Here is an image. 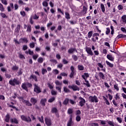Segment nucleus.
<instances>
[{"label":"nucleus","instance_id":"obj_1","mask_svg":"<svg viewBox=\"0 0 126 126\" xmlns=\"http://www.w3.org/2000/svg\"><path fill=\"white\" fill-rule=\"evenodd\" d=\"M21 119L22 121L27 122V123H31V118L29 116L27 117L24 115H21Z\"/></svg>","mask_w":126,"mask_h":126},{"label":"nucleus","instance_id":"obj_2","mask_svg":"<svg viewBox=\"0 0 126 126\" xmlns=\"http://www.w3.org/2000/svg\"><path fill=\"white\" fill-rule=\"evenodd\" d=\"M89 100L91 102L98 103V98L95 95H94V96H90L89 97Z\"/></svg>","mask_w":126,"mask_h":126},{"label":"nucleus","instance_id":"obj_3","mask_svg":"<svg viewBox=\"0 0 126 126\" xmlns=\"http://www.w3.org/2000/svg\"><path fill=\"white\" fill-rule=\"evenodd\" d=\"M9 84L10 85H12L13 86H14L15 84H19V81L17 80L16 79H14L13 80H10L9 82Z\"/></svg>","mask_w":126,"mask_h":126},{"label":"nucleus","instance_id":"obj_4","mask_svg":"<svg viewBox=\"0 0 126 126\" xmlns=\"http://www.w3.org/2000/svg\"><path fill=\"white\" fill-rule=\"evenodd\" d=\"M34 88L33 91L37 94L41 93V91L40 87H39L38 85L36 84H34Z\"/></svg>","mask_w":126,"mask_h":126},{"label":"nucleus","instance_id":"obj_5","mask_svg":"<svg viewBox=\"0 0 126 126\" xmlns=\"http://www.w3.org/2000/svg\"><path fill=\"white\" fill-rule=\"evenodd\" d=\"M45 122L46 126H50L52 125V121L49 118H45Z\"/></svg>","mask_w":126,"mask_h":126},{"label":"nucleus","instance_id":"obj_6","mask_svg":"<svg viewBox=\"0 0 126 126\" xmlns=\"http://www.w3.org/2000/svg\"><path fill=\"white\" fill-rule=\"evenodd\" d=\"M73 122H72V115H70V118L67 123V126H72Z\"/></svg>","mask_w":126,"mask_h":126},{"label":"nucleus","instance_id":"obj_7","mask_svg":"<svg viewBox=\"0 0 126 126\" xmlns=\"http://www.w3.org/2000/svg\"><path fill=\"white\" fill-rule=\"evenodd\" d=\"M68 88H69V89H72L73 91H77L79 89L78 87L74 85L68 86Z\"/></svg>","mask_w":126,"mask_h":126},{"label":"nucleus","instance_id":"obj_8","mask_svg":"<svg viewBox=\"0 0 126 126\" xmlns=\"http://www.w3.org/2000/svg\"><path fill=\"white\" fill-rule=\"evenodd\" d=\"M10 123H12V124H15L16 125H17V124L19 123L18 120L15 118L10 119Z\"/></svg>","mask_w":126,"mask_h":126},{"label":"nucleus","instance_id":"obj_9","mask_svg":"<svg viewBox=\"0 0 126 126\" xmlns=\"http://www.w3.org/2000/svg\"><path fill=\"white\" fill-rule=\"evenodd\" d=\"M70 69H71V73L69 75V77H70V78H72V77H73V75L74 74V67L73 66H71L70 67Z\"/></svg>","mask_w":126,"mask_h":126},{"label":"nucleus","instance_id":"obj_10","mask_svg":"<svg viewBox=\"0 0 126 126\" xmlns=\"http://www.w3.org/2000/svg\"><path fill=\"white\" fill-rule=\"evenodd\" d=\"M47 102V99L46 98H42L40 100V104L43 106V107H45L46 106V102Z\"/></svg>","mask_w":126,"mask_h":126},{"label":"nucleus","instance_id":"obj_11","mask_svg":"<svg viewBox=\"0 0 126 126\" xmlns=\"http://www.w3.org/2000/svg\"><path fill=\"white\" fill-rule=\"evenodd\" d=\"M86 52L89 54V55H90L91 56H93V52H92L91 48H90V47L86 48Z\"/></svg>","mask_w":126,"mask_h":126},{"label":"nucleus","instance_id":"obj_12","mask_svg":"<svg viewBox=\"0 0 126 126\" xmlns=\"http://www.w3.org/2000/svg\"><path fill=\"white\" fill-rule=\"evenodd\" d=\"M82 78L85 80H87V78L89 77V74L88 73H85L82 76Z\"/></svg>","mask_w":126,"mask_h":126},{"label":"nucleus","instance_id":"obj_13","mask_svg":"<svg viewBox=\"0 0 126 126\" xmlns=\"http://www.w3.org/2000/svg\"><path fill=\"white\" fill-rule=\"evenodd\" d=\"M87 13V8L85 6H83V9L82 12L81 13V15H85Z\"/></svg>","mask_w":126,"mask_h":126},{"label":"nucleus","instance_id":"obj_14","mask_svg":"<svg viewBox=\"0 0 126 126\" xmlns=\"http://www.w3.org/2000/svg\"><path fill=\"white\" fill-rule=\"evenodd\" d=\"M85 104V100L82 98H80V105L81 107L82 106H84V105Z\"/></svg>","mask_w":126,"mask_h":126},{"label":"nucleus","instance_id":"obj_15","mask_svg":"<svg viewBox=\"0 0 126 126\" xmlns=\"http://www.w3.org/2000/svg\"><path fill=\"white\" fill-rule=\"evenodd\" d=\"M107 58L108 60H109V61H111V62H114V60H115L114 57H113V56L111 55H107Z\"/></svg>","mask_w":126,"mask_h":126},{"label":"nucleus","instance_id":"obj_16","mask_svg":"<svg viewBox=\"0 0 126 126\" xmlns=\"http://www.w3.org/2000/svg\"><path fill=\"white\" fill-rule=\"evenodd\" d=\"M31 102L33 105H35L37 103V99L34 97H32L31 98Z\"/></svg>","mask_w":126,"mask_h":126},{"label":"nucleus","instance_id":"obj_17","mask_svg":"<svg viewBox=\"0 0 126 126\" xmlns=\"http://www.w3.org/2000/svg\"><path fill=\"white\" fill-rule=\"evenodd\" d=\"M27 85L26 83L23 84L22 85V88H23V89H24L25 90H26V91H28V89Z\"/></svg>","mask_w":126,"mask_h":126},{"label":"nucleus","instance_id":"obj_18","mask_svg":"<svg viewBox=\"0 0 126 126\" xmlns=\"http://www.w3.org/2000/svg\"><path fill=\"white\" fill-rule=\"evenodd\" d=\"M55 84L57 86H62L63 83L58 80L55 81Z\"/></svg>","mask_w":126,"mask_h":126},{"label":"nucleus","instance_id":"obj_19","mask_svg":"<svg viewBox=\"0 0 126 126\" xmlns=\"http://www.w3.org/2000/svg\"><path fill=\"white\" fill-rule=\"evenodd\" d=\"M76 115L77 116L76 120L77 122H79V110H77L76 112Z\"/></svg>","mask_w":126,"mask_h":126},{"label":"nucleus","instance_id":"obj_20","mask_svg":"<svg viewBox=\"0 0 126 126\" xmlns=\"http://www.w3.org/2000/svg\"><path fill=\"white\" fill-rule=\"evenodd\" d=\"M115 98L116 100H120L121 99V94L119 93L116 94Z\"/></svg>","mask_w":126,"mask_h":126},{"label":"nucleus","instance_id":"obj_21","mask_svg":"<svg viewBox=\"0 0 126 126\" xmlns=\"http://www.w3.org/2000/svg\"><path fill=\"white\" fill-rule=\"evenodd\" d=\"M32 30V29L31 28V26L28 25L27 27V32H28V33H30Z\"/></svg>","mask_w":126,"mask_h":126},{"label":"nucleus","instance_id":"obj_22","mask_svg":"<svg viewBox=\"0 0 126 126\" xmlns=\"http://www.w3.org/2000/svg\"><path fill=\"white\" fill-rule=\"evenodd\" d=\"M106 63L107 64V65H109L110 67H113V66H114V64L110 63L107 61H106Z\"/></svg>","mask_w":126,"mask_h":126},{"label":"nucleus","instance_id":"obj_23","mask_svg":"<svg viewBox=\"0 0 126 126\" xmlns=\"http://www.w3.org/2000/svg\"><path fill=\"white\" fill-rule=\"evenodd\" d=\"M74 52H75V49L74 48H70L68 51V53H69V54H72Z\"/></svg>","mask_w":126,"mask_h":126},{"label":"nucleus","instance_id":"obj_24","mask_svg":"<svg viewBox=\"0 0 126 126\" xmlns=\"http://www.w3.org/2000/svg\"><path fill=\"white\" fill-rule=\"evenodd\" d=\"M85 82L84 83V85H86L87 87H90V84L89 83V81H87V80L85 81Z\"/></svg>","mask_w":126,"mask_h":126},{"label":"nucleus","instance_id":"obj_25","mask_svg":"<svg viewBox=\"0 0 126 126\" xmlns=\"http://www.w3.org/2000/svg\"><path fill=\"white\" fill-rule=\"evenodd\" d=\"M100 8L101 9V10L103 12H105V5L103 4V3L100 4Z\"/></svg>","mask_w":126,"mask_h":126},{"label":"nucleus","instance_id":"obj_26","mask_svg":"<svg viewBox=\"0 0 126 126\" xmlns=\"http://www.w3.org/2000/svg\"><path fill=\"white\" fill-rule=\"evenodd\" d=\"M24 104H26L27 106H32V104H31V103H30L29 101L24 100Z\"/></svg>","mask_w":126,"mask_h":126},{"label":"nucleus","instance_id":"obj_27","mask_svg":"<svg viewBox=\"0 0 126 126\" xmlns=\"http://www.w3.org/2000/svg\"><path fill=\"white\" fill-rule=\"evenodd\" d=\"M30 78H31V79H34V80H35V81H37V77H36V76H35L34 75H32L30 76Z\"/></svg>","mask_w":126,"mask_h":126},{"label":"nucleus","instance_id":"obj_28","mask_svg":"<svg viewBox=\"0 0 126 126\" xmlns=\"http://www.w3.org/2000/svg\"><path fill=\"white\" fill-rule=\"evenodd\" d=\"M122 20L124 23H126V15H124L122 17Z\"/></svg>","mask_w":126,"mask_h":126},{"label":"nucleus","instance_id":"obj_29","mask_svg":"<svg viewBox=\"0 0 126 126\" xmlns=\"http://www.w3.org/2000/svg\"><path fill=\"white\" fill-rule=\"evenodd\" d=\"M38 120L40 122V123H42L44 124V118H43V116L41 117V118L37 117Z\"/></svg>","mask_w":126,"mask_h":126},{"label":"nucleus","instance_id":"obj_30","mask_svg":"<svg viewBox=\"0 0 126 126\" xmlns=\"http://www.w3.org/2000/svg\"><path fill=\"white\" fill-rule=\"evenodd\" d=\"M62 88V86H57L56 87V89L59 91L60 93H62V90H61Z\"/></svg>","mask_w":126,"mask_h":126},{"label":"nucleus","instance_id":"obj_31","mask_svg":"<svg viewBox=\"0 0 126 126\" xmlns=\"http://www.w3.org/2000/svg\"><path fill=\"white\" fill-rule=\"evenodd\" d=\"M55 99H56V97H52L48 100V102L49 103H52V102H54Z\"/></svg>","mask_w":126,"mask_h":126},{"label":"nucleus","instance_id":"obj_32","mask_svg":"<svg viewBox=\"0 0 126 126\" xmlns=\"http://www.w3.org/2000/svg\"><path fill=\"white\" fill-rule=\"evenodd\" d=\"M92 35H93V32H89L88 34V38H91V37H92Z\"/></svg>","mask_w":126,"mask_h":126},{"label":"nucleus","instance_id":"obj_33","mask_svg":"<svg viewBox=\"0 0 126 126\" xmlns=\"http://www.w3.org/2000/svg\"><path fill=\"white\" fill-rule=\"evenodd\" d=\"M44 60L43 59V58L42 57H39L38 59H37V62L38 63H43Z\"/></svg>","mask_w":126,"mask_h":126},{"label":"nucleus","instance_id":"obj_34","mask_svg":"<svg viewBox=\"0 0 126 126\" xmlns=\"http://www.w3.org/2000/svg\"><path fill=\"white\" fill-rule=\"evenodd\" d=\"M5 121L7 123H8V122H9V115L8 114V115H6L5 118Z\"/></svg>","mask_w":126,"mask_h":126},{"label":"nucleus","instance_id":"obj_35","mask_svg":"<svg viewBox=\"0 0 126 126\" xmlns=\"http://www.w3.org/2000/svg\"><path fill=\"white\" fill-rule=\"evenodd\" d=\"M42 5L45 7H47V6L48 5V3L47 2V1H44L42 2Z\"/></svg>","mask_w":126,"mask_h":126},{"label":"nucleus","instance_id":"obj_36","mask_svg":"<svg viewBox=\"0 0 126 126\" xmlns=\"http://www.w3.org/2000/svg\"><path fill=\"white\" fill-rule=\"evenodd\" d=\"M63 91L64 92H65V93H67V92H70L69 90H68V89H67V88L64 87L63 88Z\"/></svg>","mask_w":126,"mask_h":126},{"label":"nucleus","instance_id":"obj_37","mask_svg":"<svg viewBox=\"0 0 126 126\" xmlns=\"http://www.w3.org/2000/svg\"><path fill=\"white\" fill-rule=\"evenodd\" d=\"M65 18H66L67 19H70V17L69 16V14L68 13L65 12Z\"/></svg>","mask_w":126,"mask_h":126},{"label":"nucleus","instance_id":"obj_38","mask_svg":"<svg viewBox=\"0 0 126 126\" xmlns=\"http://www.w3.org/2000/svg\"><path fill=\"white\" fill-rule=\"evenodd\" d=\"M108 125L111 126H115V123L113 121H108Z\"/></svg>","mask_w":126,"mask_h":126},{"label":"nucleus","instance_id":"obj_39","mask_svg":"<svg viewBox=\"0 0 126 126\" xmlns=\"http://www.w3.org/2000/svg\"><path fill=\"white\" fill-rule=\"evenodd\" d=\"M67 113L69 114V115H70V114H72V113H73V110L70 108H69L67 110Z\"/></svg>","mask_w":126,"mask_h":126},{"label":"nucleus","instance_id":"obj_40","mask_svg":"<svg viewBox=\"0 0 126 126\" xmlns=\"http://www.w3.org/2000/svg\"><path fill=\"white\" fill-rule=\"evenodd\" d=\"M51 94L52 95H57V91L54 90H52L51 91Z\"/></svg>","mask_w":126,"mask_h":126},{"label":"nucleus","instance_id":"obj_41","mask_svg":"<svg viewBox=\"0 0 126 126\" xmlns=\"http://www.w3.org/2000/svg\"><path fill=\"white\" fill-rule=\"evenodd\" d=\"M0 10H1V11H4V8H3V5H2L0 3Z\"/></svg>","mask_w":126,"mask_h":126},{"label":"nucleus","instance_id":"obj_42","mask_svg":"<svg viewBox=\"0 0 126 126\" xmlns=\"http://www.w3.org/2000/svg\"><path fill=\"white\" fill-rule=\"evenodd\" d=\"M52 113H57L58 112V109L56 108H53L51 110Z\"/></svg>","mask_w":126,"mask_h":126},{"label":"nucleus","instance_id":"obj_43","mask_svg":"<svg viewBox=\"0 0 126 126\" xmlns=\"http://www.w3.org/2000/svg\"><path fill=\"white\" fill-rule=\"evenodd\" d=\"M67 103H68V99L66 98L63 102V103L64 104V105H67Z\"/></svg>","mask_w":126,"mask_h":126},{"label":"nucleus","instance_id":"obj_44","mask_svg":"<svg viewBox=\"0 0 126 126\" xmlns=\"http://www.w3.org/2000/svg\"><path fill=\"white\" fill-rule=\"evenodd\" d=\"M117 120L120 124H122V122H123V119H122L121 118L118 117L117 118Z\"/></svg>","mask_w":126,"mask_h":126},{"label":"nucleus","instance_id":"obj_45","mask_svg":"<svg viewBox=\"0 0 126 126\" xmlns=\"http://www.w3.org/2000/svg\"><path fill=\"white\" fill-rule=\"evenodd\" d=\"M41 72H42V74L43 75H44V74H45V73H46V72H47V69H45V68H42Z\"/></svg>","mask_w":126,"mask_h":126},{"label":"nucleus","instance_id":"obj_46","mask_svg":"<svg viewBox=\"0 0 126 126\" xmlns=\"http://www.w3.org/2000/svg\"><path fill=\"white\" fill-rule=\"evenodd\" d=\"M53 72L54 74H59V70L58 69H54Z\"/></svg>","mask_w":126,"mask_h":126},{"label":"nucleus","instance_id":"obj_47","mask_svg":"<svg viewBox=\"0 0 126 126\" xmlns=\"http://www.w3.org/2000/svg\"><path fill=\"white\" fill-rule=\"evenodd\" d=\"M38 57H39V55H38V54L33 55L32 59H33V60H37V59H38Z\"/></svg>","mask_w":126,"mask_h":126},{"label":"nucleus","instance_id":"obj_48","mask_svg":"<svg viewBox=\"0 0 126 126\" xmlns=\"http://www.w3.org/2000/svg\"><path fill=\"white\" fill-rule=\"evenodd\" d=\"M99 76L102 78V79H104L105 76H104V74H103L102 72H99Z\"/></svg>","mask_w":126,"mask_h":126},{"label":"nucleus","instance_id":"obj_49","mask_svg":"<svg viewBox=\"0 0 126 126\" xmlns=\"http://www.w3.org/2000/svg\"><path fill=\"white\" fill-rule=\"evenodd\" d=\"M30 48H34V47H35V43H34V42L30 43Z\"/></svg>","mask_w":126,"mask_h":126},{"label":"nucleus","instance_id":"obj_50","mask_svg":"<svg viewBox=\"0 0 126 126\" xmlns=\"http://www.w3.org/2000/svg\"><path fill=\"white\" fill-rule=\"evenodd\" d=\"M1 1L3 4H5V5H6L7 4V2L6 1V0H1Z\"/></svg>","mask_w":126,"mask_h":126},{"label":"nucleus","instance_id":"obj_51","mask_svg":"<svg viewBox=\"0 0 126 126\" xmlns=\"http://www.w3.org/2000/svg\"><path fill=\"white\" fill-rule=\"evenodd\" d=\"M0 15L1 16V17H3V18H5V17H7L6 15H5V14L3 13H0Z\"/></svg>","mask_w":126,"mask_h":126},{"label":"nucleus","instance_id":"obj_52","mask_svg":"<svg viewBox=\"0 0 126 126\" xmlns=\"http://www.w3.org/2000/svg\"><path fill=\"white\" fill-rule=\"evenodd\" d=\"M19 30H20V25H18L16 31H17V32H19Z\"/></svg>","mask_w":126,"mask_h":126},{"label":"nucleus","instance_id":"obj_53","mask_svg":"<svg viewBox=\"0 0 126 126\" xmlns=\"http://www.w3.org/2000/svg\"><path fill=\"white\" fill-rule=\"evenodd\" d=\"M50 62H51L52 63H58V62H57V60L55 59H51L50 60Z\"/></svg>","mask_w":126,"mask_h":126},{"label":"nucleus","instance_id":"obj_54","mask_svg":"<svg viewBox=\"0 0 126 126\" xmlns=\"http://www.w3.org/2000/svg\"><path fill=\"white\" fill-rule=\"evenodd\" d=\"M118 8L119 10H121V9H123V8H124V6H123V5H119L118 6Z\"/></svg>","mask_w":126,"mask_h":126},{"label":"nucleus","instance_id":"obj_55","mask_svg":"<svg viewBox=\"0 0 126 126\" xmlns=\"http://www.w3.org/2000/svg\"><path fill=\"white\" fill-rule=\"evenodd\" d=\"M47 85L50 89H53V88H54V87L52 85H51V84L48 83Z\"/></svg>","mask_w":126,"mask_h":126},{"label":"nucleus","instance_id":"obj_56","mask_svg":"<svg viewBox=\"0 0 126 126\" xmlns=\"http://www.w3.org/2000/svg\"><path fill=\"white\" fill-rule=\"evenodd\" d=\"M12 70H17V69H18V67L16 66H13L12 67Z\"/></svg>","mask_w":126,"mask_h":126},{"label":"nucleus","instance_id":"obj_57","mask_svg":"<svg viewBox=\"0 0 126 126\" xmlns=\"http://www.w3.org/2000/svg\"><path fill=\"white\" fill-rule=\"evenodd\" d=\"M114 88H115V89L117 90V91H119V87L118 86V84L114 85Z\"/></svg>","mask_w":126,"mask_h":126},{"label":"nucleus","instance_id":"obj_58","mask_svg":"<svg viewBox=\"0 0 126 126\" xmlns=\"http://www.w3.org/2000/svg\"><path fill=\"white\" fill-rule=\"evenodd\" d=\"M19 58H20V59H25V57H24V56L21 54H19Z\"/></svg>","mask_w":126,"mask_h":126},{"label":"nucleus","instance_id":"obj_59","mask_svg":"<svg viewBox=\"0 0 126 126\" xmlns=\"http://www.w3.org/2000/svg\"><path fill=\"white\" fill-rule=\"evenodd\" d=\"M97 65H98V66L100 67V68H103V67H104V65H103L102 64H101V63H98Z\"/></svg>","mask_w":126,"mask_h":126},{"label":"nucleus","instance_id":"obj_60","mask_svg":"<svg viewBox=\"0 0 126 126\" xmlns=\"http://www.w3.org/2000/svg\"><path fill=\"white\" fill-rule=\"evenodd\" d=\"M39 16H37V15L35 14L33 17V19H38Z\"/></svg>","mask_w":126,"mask_h":126},{"label":"nucleus","instance_id":"obj_61","mask_svg":"<svg viewBox=\"0 0 126 126\" xmlns=\"http://www.w3.org/2000/svg\"><path fill=\"white\" fill-rule=\"evenodd\" d=\"M72 58H73V60H74V61H77V59H78V58H77V56H75V55H73V56H72Z\"/></svg>","mask_w":126,"mask_h":126},{"label":"nucleus","instance_id":"obj_62","mask_svg":"<svg viewBox=\"0 0 126 126\" xmlns=\"http://www.w3.org/2000/svg\"><path fill=\"white\" fill-rule=\"evenodd\" d=\"M121 31H122V32H125V33H126V28L122 27L121 28Z\"/></svg>","mask_w":126,"mask_h":126},{"label":"nucleus","instance_id":"obj_63","mask_svg":"<svg viewBox=\"0 0 126 126\" xmlns=\"http://www.w3.org/2000/svg\"><path fill=\"white\" fill-rule=\"evenodd\" d=\"M20 14H21L22 15V16H25V15H26L25 12H24L23 11L20 12Z\"/></svg>","mask_w":126,"mask_h":126},{"label":"nucleus","instance_id":"obj_64","mask_svg":"<svg viewBox=\"0 0 126 126\" xmlns=\"http://www.w3.org/2000/svg\"><path fill=\"white\" fill-rule=\"evenodd\" d=\"M92 126H99V125L97 123H93L91 124Z\"/></svg>","mask_w":126,"mask_h":126}]
</instances>
